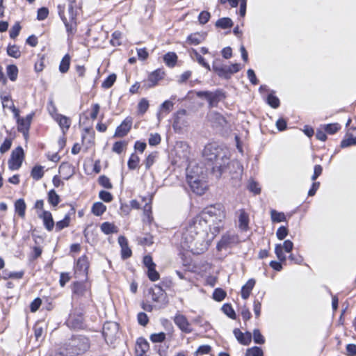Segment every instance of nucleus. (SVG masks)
<instances>
[{
	"mask_svg": "<svg viewBox=\"0 0 356 356\" xmlns=\"http://www.w3.org/2000/svg\"><path fill=\"white\" fill-rule=\"evenodd\" d=\"M226 213L220 204L206 207L183 228L180 245L194 254L204 252L224 228Z\"/></svg>",
	"mask_w": 356,
	"mask_h": 356,
	"instance_id": "obj_1",
	"label": "nucleus"
},
{
	"mask_svg": "<svg viewBox=\"0 0 356 356\" xmlns=\"http://www.w3.org/2000/svg\"><path fill=\"white\" fill-rule=\"evenodd\" d=\"M203 156L212 165L213 173L219 179L228 167L235 169L232 179L236 180L235 186L239 185L243 170V165L238 161H230V152L223 145L216 143L207 144L202 152Z\"/></svg>",
	"mask_w": 356,
	"mask_h": 356,
	"instance_id": "obj_2",
	"label": "nucleus"
},
{
	"mask_svg": "<svg viewBox=\"0 0 356 356\" xmlns=\"http://www.w3.org/2000/svg\"><path fill=\"white\" fill-rule=\"evenodd\" d=\"M90 348L89 339L81 335L72 336L62 347L67 356H77L85 353Z\"/></svg>",
	"mask_w": 356,
	"mask_h": 356,
	"instance_id": "obj_3",
	"label": "nucleus"
},
{
	"mask_svg": "<svg viewBox=\"0 0 356 356\" xmlns=\"http://www.w3.org/2000/svg\"><path fill=\"white\" fill-rule=\"evenodd\" d=\"M102 334L108 344H113L119 337V325L115 322H106L104 324Z\"/></svg>",
	"mask_w": 356,
	"mask_h": 356,
	"instance_id": "obj_4",
	"label": "nucleus"
},
{
	"mask_svg": "<svg viewBox=\"0 0 356 356\" xmlns=\"http://www.w3.org/2000/svg\"><path fill=\"white\" fill-rule=\"evenodd\" d=\"M24 160V150L22 147H18L15 149L8 160V167L12 170H18Z\"/></svg>",
	"mask_w": 356,
	"mask_h": 356,
	"instance_id": "obj_5",
	"label": "nucleus"
},
{
	"mask_svg": "<svg viewBox=\"0 0 356 356\" xmlns=\"http://www.w3.org/2000/svg\"><path fill=\"white\" fill-rule=\"evenodd\" d=\"M239 242L238 236L229 232L224 234L217 244V250L221 251L226 249L232 245L236 244Z\"/></svg>",
	"mask_w": 356,
	"mask_h": 356,
	"instance_id": "obj_6",
	"label": "nucleus"
},
{
	"mask_svg": "<svg viewBox=\"0 0 356 356\" xmlns=\"http://www.w3.org/2000/svg\"><path fill=\"white\" fill-rule=\"evenodd\" d=\"M188 126L187 112L185 109L179 110L174 115V121L172 124L175 131H180L184 127Z\"/></svg>",
	"mask_w": 356,
	"mask_h": 356,
	"instance_id": "obj_7",
	"label": "nucleus"
},
{
	"mask_svg": "<svg viewBox=\"0 0 356 356\" xmlns=\"http://www.w3.org/2000/svg\"><path fill=\"white\" fill-rule=\"evenodd\" d=\"M58 15L61 18L62 21L63 22L66 28L67 33L68 34V36L73 35L76 31V20H70L67 19V17L65 16V7L62 5L58 6Z\"/></svg>",
	"mask_w": 356,
	"mask_h": 356,
	"instance_id": "obj_8",
	"label": "nucleus"
},
{
	"mask_svg": "<svg viewBox=\"0 0 356 356\" xmlns=\"http://www.w3.org/2000/svg\"><path fill=\"white\" fill-rule=\"evenodd\" d=\"M89 262L86 255L81 257L74 266V273L76 277H87Z\"/></svg>",
	"mask_w": 356,
	"mask_h": 356,
	"instance_id": "obj_9",
	"label": "nucleus"
},
{
	"mask_svg": "<svg viewBox=\"0 0 356 356\" xmlns=\"http://www.w3.org/2000/svg\"><path fill=\"white\" fill-rule=\"evenodd\" d=\"M293 248V243L290 240H286L283 244H277L275 248V254L280 261H285L286 257L284 253V250L286 252H290Z\"/></svg>",
	"mask_w": 356,
	"mask_h": 356,
	"instance_id": "obj_10",
	"label": "nucleus"
},
{
	"mask_svg": "<svg viewBox=\"0 0 356 356\" xmlns=\"http://www.w3.org/2000/svg\"><path fill=\"white\" fill-rule=\"evenodd\" d=\"M175 324L181 330V332L189 334L193 332L191 323L187 318L179 313H177L173 318Z\"/></svg>",
	"mask_w": 356,
	"mask_h": 356,
	"instance_id": "obj_11",
	"label": "nucleus"
},
{
	"mask_svg": "<svg viewBox=\"0 0 356 356\" xmlns=\"http://www.w3.org/2000/svg\"><path fill=\"white\" fill-rule=\"evenodd\" d=\"M188 181L192 191L197 195L203 194L207 189L206 183L200 180L197 177L188 176Z\"/></svg>",
	"mask_w": 356,
	"mask_h": 356,
	"instance_id": "obj_12",
	"label": "nucleus"
},
{
	"mask_svg": "<svg viewBox=\"0 0 356 356\" xmlns=\"http://www.w3.org/2000/svg\"><path fill=\"white\" fill-rule=\"evenodd\" d=\"M132 118H125L122 122L116 128L114 137H124L125 136L129 131H130L132 126Z\"/></svg>",
	"mask_w": 356,
	"mask_h": 356,
	"instance_id": "obj_13",
	"label": "nucleus"
},
{
	"mask_svg": "<svg viewBox=\"0 0 356 356\" xmlns=\"http://www.w3.org/2000/svg\"><path fill=\"white\" fill-rule=\"evenodd\" d=\"M238 227L241 232H247L249 229V214L244 209L238 211Z\"/></svg>",
	"mask_w": 356,
	"mask_h": 356,
	"instance_id": "obj_14",
	"label": "nucleus"
},
{
	"mask_svg": "<svg viewBox=\"0 0 356 356\" xmlns=\"http://www.w3.org/2000/svg\"><path fill=\"white\" fill-rule=\"evenodd\" d=\"M52 116L54 120L59 124L63 134H65L71 124L70 119L67 116L59 113H55L54 115H52Z\"/></svg>",
	"mask_w": 356,
	"mask_h": 356,
	"instance_id": "obj_15",
	"label": "nucleus"
},
{
	"mask_svg": "<svg viewBox=\"0 0 356 356\" xmlns=\"http://www.w3.org/2000/svg\"><path fill=\"white\" fill-rule=\"evenodd\" d=\"M212 69L220 77L226 79L230 78L227 65H222L216 60L213 62Z\"/></svg>",
	"mask_w": 356,
	"mask_h": 356,
	"instance_id": "obj_16",
	"label": "nucleus"
},
{
	"mask_svg": "<svg viewBox=\"0 0 356 356\" xmlns=\"http://www.w3.org/2000/svg\"><path fill=\"white\" fill-rule=\"evenodd\" d=\"M149 292L152 296V300L154 302H163L165 300V294L160 286L154 285Z\"/></svg>",
	"mask_w": 356,
	"mask_h": 356,
	"instance_id": "obj_17",
	"label": "nucleus"
},
{
	"mask_svg": "<svg viewBox=\"0 0 356 356\" xmlns=\"http://www.w3.org/2000/svg\"><path fill=\"white\" fill-rule=\"evenodd\" d=\"M208 119L215 127H223L227 122L224 116L214 111L208 114Z\"/></svg>",
	"mask_w": 356,
	"mask_h": 356,
	"instance_id": "obj_18",
	"label": "nucleus"
},
{
	"mask_svg": "<svg viewBox=\"0 0 356 356\" xmlns=\"http://www.w3.org/2000/svg\"><path fill=\"white\" fill-rule=\"evenodd\" d=\"M164 76V72L161 69H157L152 72L147 79L148 88H152L156 86L159 81L162 79Z\"/></svg>",
	"mask_w": 356,
	"mask_h": 356,
	"instance_id": "obj_19",
	"label": "nucleus"
},
{
	"mask_svg": "<svg viewBox=\"0 0 356 356\" xmlns=\"http://www.w3.org/2000/svg\"><path fill=\"white\" fill-rule=\"evenodd\" d=\"M233 332L240 343L246 346L251 342L252 335L250 332H247L244 334L238 328L234 329Z\"/></svg>",
	"mask_w": 356,
	"mask_h": 356,
	"instance_id": "obj_20",
	"label": "nucleus"
},
{
	"mask_svg": "<svg viewBox=\"0 0 356 356\" xmlns=\"http://www.w3.org/2000/svg\"><path fill=\"white\" fill-rule=\"evenodd\" d=\"M149 350V343L143 338H139L136 345V353L137 356H143Z\"/></svg>",
	"mask_w": 356,
	"mask_h": 356,
	"instance_id": "obj_21",
	"label": "nucleus"
},
{
	"mask_svg": "<svg viewBox=\"0 0 356 356\" xmlns=\"http://www.w3.org/2000/svg\"><path fill=\"white\" fill-rule=\"evenodd\" d=\"M205 36L204 33H192L188 36L186 42L191 45H197L204 40Z\"/></svg>",
	"mask_w": 356,
	"mask_h": 356,
	"instance_id": "obj_22",
	"label": "nucleus"
},
{
	"mask_svg": "<svg viewBox=\"0 0 356 356\" xmlns=\"http://www.w3.org/2000/svg\"><path fill=\"white\" fill-rule=\"evenodd\" d=\"M255 285V280L254 279H250L241 289V297L246 300L249 298L252 290Z\"/></svg>",
	"mask_w": 356,
	"mask_h": 356,
	"instance_id": "obj_23",
	"label": "nucleus"
},
{
	"mask_svg": "<svg viewBox=\"0 0 356 356\" xmlns=\"http://www.w3.org/2000/svg\"><path fill=\"white\" fill-rule=\"evenodd\" d=\"M40 217L42 218L45 228L48 231H51L54 226L51 213L49 211H43L42 214Z\"/></svg>",
	"mask_w": 356,
	"mask_h": 356,
	"instance_id": "obj_24",
	"label": "nucleus"
},
{
	"mask_svg": "<svg viewBox=\"0 0 356 356\" xmlns=\"http://www.w3.org/2000/svg\"><path fill=\"white\" fill-rule=\"evenodd\" d=\"M1 99L2 102V106L3 108H8L12 111V112L14 114L15 118L17 120L19 117V110L15 106L13 102L10 103V105H8L6 104L7 102L10 101V96L9 95H5V96H1Z\"/></svg>",
	"mask_w": 356,
	"mask_h": 356,
	"instance_id": "obj_25",
	"label": "nucleus"
},
{
	"mask_svg": "<svg viewBox=\"0 0 356 356\" xmlns=\"http://www.w3.org/2000/svg\"><path fill=\"white\" fill-rule=\"evenodd\" d=\"M24 271H18V272H10L8 270H4L2 273V278L5 280L8 279H15L19 280L22 278L24 276Z\"/></svg>",
	"mask_w": 356,
	"mask_h": 356,
	"instance_id": "obj_26",
	"label": "nucleus"
},
{
	"mask_svg": "<svg viewBox=\"0 0 356 356\" xmlns=\"http://www.w3.org/2000/svg\"><path fill=\"white\" fill-rule=\"evenodd\" d=\"M163 60L166 65L170 67H173L177 61V56L174 52H168L165 54L163 57Z\"/></svg>",
	"mask_w": 356,
	"mask_h": 356,
	"instance_id": "obj_27",
	"label": "nucleus"
},
{
	"mask_svg": "<svg viewBox=\"0 0 356 356\" xmlns=\"http://www.w3.org/2000/svg\"><path fill=\"white\" fill-rule=\"evenodd\" d=\"M26 204L23 199L17 200L15 203V212L21 217L24 218L25 216Z\"/></svg>",
	"mask_w": 356,
	"mask_h": 356,
	"instance_id": "obj_28",
	"label": "nucleus"
},
{
	"mask_svg": "<svg viewBox=\"0 0 356 356\" xmlns=\"http://www.w3.org/2000/svg\"><path fill=\"white\" fill-rule=\"evenodd\" d=\"M6 73L10 80L15 81L17 78L18 68L15 65H9L6 67Z\"/></svg>",
	"mask_w": 356,
	"mask_h": 356,
	"instance_id": "obj_29",
	"label": "nucleus"
},
{
	"mask_svg": "<svg viewBox=\"0 0 356 356\" xmlns=\"http://www.w3.org/2000/svg\"><path fill=\"white\" fill-rule=\"evenodd\" d=\"M101 230L106 234L118 232V228L113 223L105 222L101 225Z\"/></svg>",
	"mask_w": 356,
	"mask_h": 356,
	"instance_id": "obj_30",
	"label": "nucleus"
},
{
	"mask_svg": "<svg viewBox=\"0 0 356 356\" xmlns=\"http://www.w3.org/2000/svg\"><path fill=\"white\" fill-rule=\"evenodd\" d=\"M106 207L102 202H98L93 204L92 212L97 216H102L106 211Z\"/></svg>",
	"mask_w": 356,
	"mask_h": 356,
	"instance_id": "obj_31",
	"label": "nucleus"
},
{
	"mask_svg": "<svg viewBox=\"0 0 356 356\" xmlns=\"http://www.w3.org/2000/svg\"><path fill=\"white\" fill-rule=\"evenodd\" d=\"M70 57L68 54L64 56L59 65V71L61 73H66L70 68Z\"/></svg>",
	"mask_w": 356,
	"mask_h": 356,
	"instance_id": "obj_32",
	"label": "nucleus"
},
{
	"mask_svg": "<svg viewBox=\"0 0 356 356\" xmlns=\"http://www.w3.org/2000/svg\"><path fill=\"white\" fill-rule=\"evenodd\" d=\"M233 25L232 19L229 17L220 18L216 22V26L223 29L230 28Z\"/></svg>",
	"mask_w": 356,
	"mask_h": 356,
	"instance_id": "obj_33",
	"label": "nucleus"
},
{
	"mask_svg": "<svg viewBox=\"0 0 356 356\" xmlns=\"http://www.w3.org/2000/svg\"><path fill=\"white\" fill-rule=\"evenodd\" d=\"M7 54L9 56L18 58L21 56L19 47L15 44H9L7 47Z\"/></svg>",
	"mask_w": 356,
	"mask_h": 356,
	"instance_id": "obj_34",
	"label": "nucleus"
},
{
	"mask_svg": "<svg viewBox=\"0 0 356 356\" xmlns=\"http://www.w3.org/2000/svg\"><path fill=\"white\" fill-rule=\"evenodd\" d=\"M31 175L33 179H40L44 175L43 167L41 165H36L33 167V168L31 170Z\"/></svg>",
	"mask_w": 356,
	"mask_h": 356,
	"instance_id": "obj_35",
	"label": "nucleus"
},
{
	"mask_svg": "<svg viewBox=\"0 0 356 356\" xmlns=\"http://www.w3.org/2000/svg\"><path fill=\"white\" fill-rule=\"evenodd\" d=\"M70 222V216L69 214L65 215V218L57 222L56 224V230L60 232L63 229L69 226Z\"/></svg>",
	"mask_w": 356,
	"mask_h": 356,
	"instance_id": "obj_36",
	"label": "nucleus"
},
{
	"mask_svg": "<svg viewBox=\"0 0 356 356\" xmlns=\"http://www.w3.org/2000/svg\"><path fill=\"white\" fill-rule=\"evenodd\" d=\"M48 202L52 206L56 207L60 202L59 195L55 192L54 190H51L48 193Z\"/></svg>",
	"mask_w": 356,
	"mask_h": 356,
	"instance_id": "obj_37",
	"label": "nucleus"
},
{
	"mask_svg": "<svg viewBox=\"0 0 356 356\" xmlns=\"http://www.w3.org/2000/svg\"><path fill=\"white\" fill-rule=\"evenodd\" d=\"M270 216L272 220L275 222H280L286 220L285 215L282 212L272 210L270 211Z\"/></svg>",
	"mask_w": 356,
	"mask_h": 356,
	"instance_id": "obj_38",
	"label": "nucleus"
},
{
	"mask_svg": "<svg viewBox=\"0 0 356 356\" xmlns=\"http://www.w3.org/2000/svg\"><path fill=\"white\" fill-rule=\"evenodd\" d=\"M140 162L139 157L136 154H132L128 161L127 165L130 170H135Z\"/></svg>",
	"mask_w": 356,
	"mask_h": 356,
	"instance_id": "obj_39",
	"label": "nucleus"
},
{
	"mask_svg": "<svg viewBox=\"0 0 356 356\" xmlns=\"http://www.w3.org/2000/svg\"><path fill=\"white\" fill-rule=\"evenodd\" d=\"M158 156V153L156 152H152L149 154L146 159L145 160V165L147 169L151 168V166L154 163Z\"/></svg>",
	"mask_w": 356,
	"mask_h": 356,
	"instance_id": "obj_40",
	"label": "nucleus"
},
{
	"mask_svg": "<svg viewBox=\"0 0 356 356\" xmlns=\"http://www.w3.org/2000/svg\"><path fill=\"white\" fill-rule=\"evenodd\" d=\"M192 52L198 63L210 71V65L204 60V58L195 49H193Z\"/></svg>",
	"mask_w": 356,
	"mask_h": 356,
	"instance_id": "obj_41",
	"label": "nucleus"
},
{
	"mask_svg": "<svg viewBox=\"0 0 356 356\" xmlns=\"http://www.w3.org/2000/svg\"><path fill=\"white\" fill-rule=\"evenodd\" d=\"M116 75L115 74H110L102 83V87L106 89L110 88L116 81Z\"/></svg>",
	"mask_w": 356,
	"mask_h": 356,
	"instance_id": "obj_42",
	"label": "nucleus"
},
{
	"mask_svg": "<svg viewBox=\"0 0 356 356\" xmlns=\"http://www.w3.org/2000/svg\"><path fill=\"white\" fill-rule=\"evenodd\" d=\"M222 312L230 318L236 319V314L232 306L229 304H225L222 307Z\"/></svg>",
	"mask_w": 356,
	"mask_h": 356,
	"instance_id": "obj_43",
	"label": "nucleus"
},
{
	"mask_svg": "<svg viewBox=\"0 0 356 356\" xmlns=\"http://www.w3.org/2000/svg\"><path fill=\"white\" fill-rule=\"evenodd\" d=\"M340 128L341 126L338 123L328 124L324 126L325 131L330 134H335Z\"/></svg>",
	"mask_w": 356,
	"mask_h": 356,
	"instance_id": "obj_44",
	"label": "nucleus"
},
{
	"mask_svg": "<svg viewBox=\"0 0 356 356\" xmlns=\"http://www.w3.org/2000/svg\"><path fill=\"white\" fill-rule=\"evenodd\" d=\"M219 92H211L208 97L207 98V100L209 102V106L212 107L217 104V103L219 101L218 99Z\"/></svg>",
	"mask_w": 356,
	"mask_h": 356,
	"instance_id": "obj_45",
	"label": "nucleus"
},
{
	"mask_svg": "<svg viewBox=\"0 0 356 356\" xmlns=\"http://www.w3.org/2000/svg\"><path fill=\"white\" fill-rule=\"evenodd\" d=\"M247 356H263L264 353L261 348L254 346L251 348L248 349L246 353Z\"/></svg>",
	"mask_w": 356,
	"mask_h": 356,
	"instance_id": "obj_46",
	"label": "nucleus"
},
{
	"mask_svg": "<svg viewBox=\"0 0 356 356\" xmlns=\"http://www.w3.org/2000/svg\"><path fill=\"white\" fill-rule=\"evenodd\" d=\"M356 145V138L352 136H348L346 138H344L341 143V147L342 148L348 147L351 145Z\"/></svg>",
	"mask_w": 356,
	"mask_h": 356,
	"instance_id": "obj_47",
	"label": "nucleus"
},
{
	"mask_svg": "<svg viewBox=\"0 0 356 356\" xmlns=\"http://www.w3.org/2000/svg\"><path fill=\"white\" fill-rule=\"evenodd\" d=\"M149 338L153 343H161L165 339V334L164 332L154 333Z\"/></svg>",
	"mask_w": 356,
	"mask_h": 356,
	"instance_id": "obj_48",
	"label": "nucleus"
},
{
	"mask_svg": "<svg viewBox=\"0 0 356 356\" xmlns=\"http://www.w3.org/2000/svg\"><path fill=\"white\" fill-rule=\"evenodd\" d=\"M149 108V102L148 101L143 98L142 99L138 104V111L140 114H144Z\"/></svg>",
	"mask_w": 356,
	"mask_h": 356,
	"instance_id": "obj_49",
	"label": "nucleus"
},
{
	"mask_svg": "<svg viewBox=\"0 0 356 356\" xmlns=\"http://www.w3.org/2000/svg\"><path fill=\"white\" fill-rule=\"evenodd\" d=\"M267 102L273 108H276L280 106L279 99L273 94H269L268 95Z\"/></svg>",
	"mask_w": 356,
	"mask_h": 356,
	"instance_id": "obj_50",
	"label": "nucleus"
},
{
	"mask_svg": "<svg viewBox=\"0 0 356 356\" xmlns=\"http://www.w3.org/2000/svg\"><path fill=\"white\" fill-rule=\"evenodd\" d=\"M226 296V293L222 289H216L213 293V298L216 301H222Z\"/></svg>",
	"mask_w": 356,
	"mask_h": 356,
	"instance_id": "obj_51",
	"label": "nucleus"
},
{
	"mask_svg": "<svg viewBox=\"0 0 356 356\" xmlns=\"http://www.w3.org/2000/svg\"><path fill=\"white\" fill-rule=\"evenodd\" d=\"M126 145L127 143L124 141L115 142L113 145L112 150L117 154H121Z\"/></svg>",
	"mask_w": 356,
	"mask_h": 356,
	"instance_id": "obj_52",
	"label": "nucleus"
},
{
	"mask_svg": "<svg viewBox=\"0 0 356 356\" xmlns=\"http://www.w3.org/2000/svg\"><path fill=\"white\" fill-rule=\"evenodd\" d=\"M99 184L105 188H112L113 186L110 181V179L105 175H102L98 179Z\"/></svg>",
	"mask_w": 356,
	"mask_h": 356,
	"instance_id": "obj_53",
	"label": "nucleus"
},
{
	"mask_svg": "<svg viewBox=\"0 0 356 356\" xmlns=\"http://www.w3.org/2000/svg\"><path fill=\"white\" fill-rule=\"evenodd\" d=\"M17 129L18 131L20 132H22L23 134H25L28 131L29 127H26V120L24 118H18L17 120Z\"/></svg>",
	"mask_w": 356,
	"mask_h": 356,
	"instance_id": "obj_54",
	"label": "nucleus"
},
{
	"mask_svg": "<svg viewBox=\"0 0 356 356\" xmlns=\"http://www.w3.org/2000/svg\"><path fill=\"white\" fill-rule=\"evenodd\" d=\"M253 339L254 341L258 344H263L265 342V339L263 335L261 334L258 329H254L253 331Z\"/></svg>",
	"mask_w": 356,
	"mask_h": 356,
	"instance_id": "obj_55",
	"label": "nucleus"
},
{
	"mask_svg": "<svg viewBox=\"0 0 356 356\" xmlns=\"http://www.w3.org/2000/svg\"><path fill=\"white\" fill-rule=\"evenodd\" d=\"M210 17V13L208 11H202L198 16V22L200 24H205L209 22Z\"/></svg>",
	"mask_w": 356,
	"mask_h": 356,
	"instance_id": "obj_56",
	"label": "nucleus"
},
{
	"mask_svg": "<svg viewBox=\"0 0 356 356\" xmlns=\"http://www.w3.org/2000/svg\"><path fill=\"white\" fill-rule=\"evenodd\" d=\"M161 138L159 134H151L148 140L149 145H157L161 143Z\"/></svg>",
	"mask_w": 356,
	"mask_h": 356,
	"instance_id": "obj_57",
	"label": "nucleus"
},
{
	"mask_svg": "<svg viewBox=\"0 0 356 356\" xmlns=\"http://www.w3.org/2000/svg\"><path fill=\"white\" fill-rule=\"evenodd\" d=\"M147 276L152 282L159 280L160 277L159 273L156 270V268L147 269Z\"/></svg>",
	"mask_w": 356,
	"mask_h": 356,
	"instance_id": "obj_58",
	"label": "nucleus"
},
{
	"mask_svg": "<svg viewBox=\"0 0 356 356\" xmlns=\"http://www.w3.org/2000/svg\"><path fill=\"white\" fill-rule=\"evenodd\" d=\"M21 26L19 22H16L10 30V37L15 39L19 33Z\"/></svg>",
	"mask_w": 356,
	"mask_h": 356,
	"instance_id": "obj_59",
	"label": "nucleus"
},
{
	"mask_svg": "<svg viewBox=\"0 0 356 356\" xmlns=\"http://www.w3.org/2000/svg\"><path fill=\"white\" fill-rule=\"evenodd\" d=\"M73 293L79 296H82L85 291V286L82 283L76 282L74 284Z\"/></svg>",
	"mask_w": 356,
	"mask_h": 356,
	"instance_id": "obj_60",
	"label": "nucleus"
},
{
	"mask_svg": "<svg viewBox=\"0 0 356 356\" xmlns=\"http://www.w3.org/2000/svg\"><path fill=\"white\" fill-rule=\"evenodd\" d=\"M75 8V3L74 1H71L68 6L69 19L70 20H76V12L74 10Z\"/></svg>",
	"mask_w": 356,
	"mask_h": 356,
	"instance_id": "obj_61",
	"label": "nucleus"
},
{
	"mask_svg": "<svg viewBox=\"0 0 356 356\" xmlns=\"http://www.w3.org/2000/svg\"><path fill=\"white\" fill-rule=\"evenodd\" d=\"M138 241L140 245H150L153 243V238L151 235H146L144 237H139Z\"/></svg>",
	"mask_w": 356,
	"mask_h": 356,
	"instance_id": "obj_62",
	"label": "nucleus"
},
{
	"mask_svg": "<svg viewBox=\"0 0 356 356\" xmlns=\"http://www.w3.org/2000/svg\"><path fill=\"white\" fill-rule=\"evenodd\" d=\"M99 197L105 202H110L113 200L111 193L106 191H101L99 193Z\"/></svg>",
	"mask_w": 356,
	"mask_h": 356,
	"instance_id": "obj_63",
	"label": "nucleus"
},
{
	"mask_svg": "<svg viewBox=\"0 0 356 356\" xmlns=\"http://www.w3.org/2000/svg\"><path fill=\"white\" fill-rule=\"evenodd\" d=\"M288 234V229L284 226L279 227L276 232V236L279 240H283Z\"/></svg>",
	"mask_w": 356,
	"mask_h": 356,
	"instance_id": "obj_64",
	"label": "nucleus"
}]
</instances>
